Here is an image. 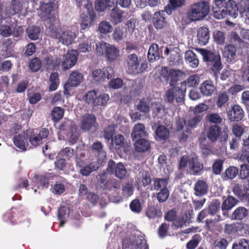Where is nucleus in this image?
Instances as JSON below:
<instances>
[{
    "mask_svg": "<svg viewBox=\"0 0 249 249\" xmlns=\"http://www.w3.org/2000/svg\"><path fill=\"white\" fill-rule=\"evenodd\" d=\"M208 186L203 180H198L194 186L195 194L196 196H203L207 193Z\"/></svg>",
    "mask_w": 249,
    "mask_h": 249,
    "instance_id": "38",
    "label": "nucleus"
},
{
    "mask_svg": "<svg viewBox=\"0 0 249 249\" xmlns=\"http://www.w3.org/2000/svg\"><path fill=\"white\" fill-rule=\"evenodd\" d=\"M127 31H124L123 28L117 27L115 28L112 34L113 39L116 41L123 40L126 37Z\"/></svg>",
    "mask_w": 249,
    "mask_h": 249,
    "instance_id": "47",
    "label": "nucleus"
},
{
    "mask_svg": "<svg viewBox=\"0 0 249 249\" xmlns=\"http://www.w3.org/2000/svg\"><path fill=\"white\" fill-rule=\"evenodd\" d=\"M153 180L154 190H160L162 188H167L168 180L166 179L156 178Z\"/></svg>",
    "mask_w": 249,
    "mask_h": 249,
    "instance_id": "53",
    "label": "nucleus"
},
{
    "mask_svg": "<svg viewBox=\"0 0 249 249\" xmlns=\"http://www.w3.org/2000/svg\"><path fill=\"white\" fill-rule=\"evenodd\" d=\"M93 43L91 40H87L79 45L78 50L80 53H87L91 51Z\"/></svg>",
    "mask_w": 249,
    "mask_h": 249,
    "instance_id": "59",
    "label": "nucleus"
},
{
    "mask_svg": "<svg viewBox=\"0 0 249 249\" xmlns=\"http://www.w3.org/2000/svg\"><path fill=\"white\" fill-rule=\"evenodd\" d=\"M147 58L150 62H153L160 59V54L158 45L154 43L151 45L148 51Z\"/></svg>",
    "mask_w": 249,
    "mask_h": 249,
    "instance_id": "29",
    "label": "nucleus"
},
{
    "mask_svg": "<svg viewBox=\"0 0 249 249\" xmlns=\"http://www.w3.org/2000/svg\"><path fill=\"white\" fill-rule=\"evenodd\" d=\"M229 100V96L226 91L219 92L217 96L216 105L219 108L224 107Z\"/></svg>",
    "mask_w": 249,
    "mask_h": 249,
    "instance_id": "46",
    "label": "nucleus"
},
{
    "mask_svg": "<svg viewBox=\"0 0 249 249\" xmlns=\"http://www.w3.org/2000/svg\"><path fill=\"white\" fill-rule=\"evenodd\" d=\"M114 74L113 69L111 67H104L102 69L93 70L91 76L93 81L96 82L104 81L106 79L111 78Z\"/></svg>",
    "mask_w": 249,
    "mask_h": 249,
    "instance_id": "9",
    "label": "nucleus"
},
{
    "mask_svg": "<svg viewBox=\"0 0 249 249\" xmlns=\"http://www.w3.org/2000/svg\"><path fill=\"white\" fill-rule=\"evenodd\" d=\"M210 38L209 30L208 28L201 27L197 32V40L201 46L206 45Z\"/></svg>",
    "mask_w": 249,
    "mask_h": 249,
    "instance_id": "21",
    "label": "nucleus"
},
{
    "mask_svg": "<svg viewBox=\"0 0 249 249\" xmlns=\"http://www.w3.org/2000/svg\"><path fill=\"white\" fill-rule=\"evenodd\" d=\"M27 140L26 132L15 136L13 139L14 144L21 150L26 149V145L28 143Z\"/></svg>",
    "mask_w": 249,
    "mask_h": 249,
    "instance_id": "28",
    "label": "nucleus"
},
{
    "mask_svg": "<svg viewBox=\"0 0 249 249\" xmlns=\"http://www.w3.org/2000/svg\"><path fill=\"white\" fill-rule=\"evenodd\" d=\"M119 53L120 51L117 47L109 44L105 55L107 60L113 61L119 56Z\"/></svg>",
    "mask_w": 249,
    "mask_h": 249,
    "instance_id": "35",
    "label": "nucleus"
},
{
    "mask_svg": "<svg viewBox=\"0 0 249 249\" xmlns=\"http://www.w3.org/2000/svg\"><path fill=\"white\" fill-rule=\"evenodd\" d=\"M232 192L239 198L248 201V197L246 187H243L241 185L236 184L233 187Z\"/></svg>",
    "mask_w": 249,
    "mask_h": 249,
    "instance_id": "32",
    "label": "nucleus"
},
{
    "mask_svg": "<svg viewBox=\"0 0 249 249\" xmlns=\"http://www.w3.org/2000/svg\"><path fill=\"white\" fill-rule=\"evenodd\" d=\"M124 11L118 7L114 8L110 14V20L114 25L122 23L124 19Z\"/></svg>",
    "mask_w": 249,
    "mask_h": 249,
    "instance_id": "20",
    "label": "nucleus"
},
{
    "mask_svg": "<svg viewBox=\"0 0 249 249\" xmlns=\"http://www.w3.org/2000/svg\"><path fill=\"white\" fill-rule=\"evenodd\" d=\"M86 2L87 3L83 6V12H82L80 15V26L82 30H85L90 27L96 18V14L92 8L91 2Z\"/></svg>",
    "mask_w": 249,
    "mask_h": 249,
    "instance_id": "6",
    "label": "nucleus"
},
{
    "mask_svg": "<svg viewBox=\"0 0 249 249\" xmlns=\"http://www.w3.org/2000/svg\"><path fill=\"white\" fill-rule=\"evenodd\" d=\"M151 175L148 171L142 169L139 172L137 178L138 183L146 187L151 183Z\"/></svg>",
    "mask_w": 249,
    "mask_h": 249,
    "instance_id": "25",
    "label": "nucleus"
},
{
    "mask_svg": "<svg viewBox=\"0 0 249 249\" xmlns=\"http://www.w3.org/2000/svg\"><path fill=\"white\" fill-rule=\"evenodd\" d=\"M113 4L111 0H96L95 8L98 12H103L107 9L109 10Z\"/></svg>",
    "mask_w": 249,
    "mask_h": 249,
    "instance_id": "33",
    "label": "nucleus"
},
{
    "mask_svg": "<svg viewBox=\"0 0 249 249\" xmlns=\"http://www.w3.org/2000/svg\"><path fill=\"white\" fill-rule=\"evenodd\" d=\"M249 215L248 210L244 207L237 208L231 213L230 218L232 220L242 221Z\"/></svg>",
    "mask_w": 249,
    "mask_h": 249,
    "instance_id": "26",
    "label": "nucleus"
},
{
    "mask_svg": "<svg viewBox=\"0 0 249 249\" xmlns=\"http://www.w3.org/2000/svg\"><path fill=\"white\" fill-rule=\"evenodd\" d=\"M209 4L206 1H200L192 4L187 12L189 19L192 21L200 20L205 18L209 14Z\"/></svg>",
    "mask_w": 249,
    "mask_h": 249,
    "instance_id": "2",
    "label": "nucleus"
},
{
    "mask_svg": "<svg viewBox=\"0 0 249 249\" xmlns=\"http://www.w3.org/2000/svg\"><path fill=\"white\" fill-rule=\"evenodd\" d=\"M169 130L165 126L160 125L157 127L156 132V138L160 141H165L169 137Z\"/></svg>",
    "mask_w": 249,
    "mask_h": 249,
    "instance_id": "34",
    "label": "nucleus"
},
{
    "mask_svg": "<svg viewBox=\"0 0 249 249\" xmlns=\"http://www.w3.org/2000/svg\"><path fill=\"white\" fill-rule=\"evenodd\" d=\"M103 145L102 143L97 141L94 142L91 146V150L98 156L101 155L102 157L106 156V152L103 151Z\"/></svg>",
    "mask_w": 249,
    "mask_h": 249,
    "instance_id": "56",
    "label": "nucleus"
},
{
    "mask_svg": "<svg viewBox=\"0 0 249 249\" xmlns=\"http://www.w3.org/2000/svg\"><path fill=\"white\" fill-rule=\"evenodd\" d=\"M27 33L30 39L36 40L39 36L40 29L39 27L34 26H31L27 28Z\"/></svg>",
    "mask_w": 249,
    "mask_h": 249,
    "instance_id": "57",
    "label": "nucleus"
},
{
    "mask_svg": "<svg viewBox=\"0 0 249 249\" xmlns=\"http://www.w3.org/2000/svg\"><path fill=\"white\" fill-rule=\"evenodd\" d=\"M134 146L135 150L138 153H144L149 151L151 148V144L149 141L143 139H139L135 140Z\"/></svg>",
    "mask_w": 249,
    "mask_h": 249,
    "instance_id": "23",
    "label": "nucleus"
},
{
    "mask_svg": "<svg viewBox=\"0 0 249 249\" xmlns=\"http://www.w3.org/2000/svg\"><path fill=\"white\" fill-rule=\"evenodd\" d=\"M185 59L192 68H196L198 65L199 61L197 55L192 51L188 50L185 53Z\"/></svg>",
    "mask_w": 249,
    "mask_h": 249,
    "instance_id": "39",
    "label": "nucleus"
},
{
    "mask_svg": "<svg viewBox=\"0 0 249 249\" xmlns=\"http://www.w3.org/2000/svg\"><path fill=\"white\" fill-rule=\"evenodd\" d=\"M228 118L231 122H237L244 117V111L239 105H234L227 111Z\"/></svg>",
    "mask_w": 249,
    "mask_h": 249,
    "instance_id": "14",
    "label": "nucleus"
},
{
    "mask_svg": "<svg viewBox=\"0 0 249 249\" xmlns=\"http://www.w3.org/2000/svg\"><path fill=\"white\" fill-rule=\"evenodd\" d=\"M96 117L92 114H86L82 116L80 123L81 129L85 131H89L95 127Z\"/></svg>",
    "mask_w": 249,
    "mask_h": 249,
    "instance_id": "13",
    "label": "nucleus"
},
{
    "mask_svg": "<svg viewBox=\"0 0 249 249\" xmlns=\"http://www.w3.org/2000/svg\"><path fill=\"white\" fill-rule=\"evenodd\" d=\"M204 171L203 164L196 156L190 158L189 165L188 166L187 173L191 175L199 176Z\"/></svg>",
    "mask_w": 249,
    "mask_h": 249,
    "instance_id": "11",
    "label": "nucleus"
},
{
    "mask_svg": "<svg viewBox=\"0 0 249 249\" xmlns=\"http://www.w3.org/2000/svg\"><path fill=\"white\" fill-rule=\"evenodd\" d=\"M237 235L243 236L249 235V224L243 222H238Z\"/></svg>",
    "mask_w": 249,
    "mask_h": 249,
    "instance_id": "54",
    "label": "nucleus"
},
{
    "mask_svg": "<svg viewBox=\"0 0 249 249\" xmlns=\"http://www.w3.org/2000/svg\"><path fill=\"white\" fill-rule=\"evenodd\" d=\"M111 144L115 146L116 149L125 147V142L124 137L121 134L115 135L111 140Z\"/></svg>",
    "mask_w": 249,
    "mask_h": 249,
    "instance_id": "45",
    "label": "nucleus"
},
{
    "mask_svg": "<svg viewBox=\"0 0 249 249\" xmlns=\"http://www.w3.org/2000/svg\"><path fill=\"white\" fill-rule=\"evenodd\" d=\"M83 78L82 73L78 71H73L71 73L68 82L71 87H76L82 82Z\"/></svg>",
    "mask_w": 249,
    "mask_h": 249,
    "instance_id": "37",
    "label": "nucleus"
},
{
    "mask_svg": "<svg viewBox=\"0 0 249 249\" xmlns=\"http://www.w3.org/2000/svg\"><path fill=\"white\" fill-rule=\"evenodd\" d=\"M208 65L210 66V69L213 72L215 78L216 80L218 78V75L223 68L220 55L216 58L214 60L212 61Z\"/></svg>",
    "mask_w": 249,
    "mask_h": 249,
    "instance_id": "30",
    "label": "nucleus"
},
{
    "mask_svg": "<svg viewBox=\"0 0 249 249\" xmlns=\"http://www.w3.org/2000/svg\"><path fill=\"white\" fill-rule=\"evenodd\" d=\"M131 136L133 141L142 138H146L148 136V133L145 130L144 125L141 123L136 124L133 128Z\"/></svg>",
    "mask_w": 249,
    "mask_h": 249,
    "instance_id": "17",
    "label": "nucleus"
},
{
    "mask_svg": "<svg viewBox=\"0 0 249 249\" xmlns=\"http://www.w3.org/2000/svg\"><path fill=\"white\" fill-rule=\"evenodd\" d=\"M39 7L44 17L47 18H52L51 13L54 9L53 7V6L48 3L41 2Z\"/></svg>",
    "mask_w": 249,
    "mask_h": 249,
    "instance_id": "44",
    "label": "nucleus"
},
{
    "mask_svg": "<svg viewBox=\"0 0 249 249\" xmlns=\"http://www.w3.org/2000/svg\"><path fill=\"white\" fill-rule=\"evenodd\" d=\"M80 159H76V162L77 164L81 168L79 173L83 176H88L93 171L98 169L99 166V164L97 162H91L89 164L82 166L79 160Z\"/></svg>",
    "mask_w": 249,
    "mask_h": 249,
    "instance_id": "19",
    "label": "nucleus"
},
{
    "mask_svg": "<svg viewBox=\"0 0 249 249\" xmlns=\"http://www.w3.org/2000/svg\"><path fill=\"white\" fill-rule=\"evenodd\" d=\"M199 82V77L196 75H191L185 81L181 83L179 88L176 89L170 88L165 92L164 97L165 102L172 104L176 99L177 102L183 101L187 87H196Z\"/></svg>",
    "mask_w": 249,
    "mask_h": 249,
    "instance_id": "1",
    "label": "nucleus"
},
{
    "mask_svg": "<svg viewBox=\"0 0 249 249\" xmlns=\"http://www.w3.org/2000/svg\"><path fill=\"white\" fill-rule=\"evenodd\" d=\"M183 63L182 58L180 54L176 51L172 50L168 58V63L170 66L177 67Z\"/></svg>",
    "mask_w": 249,
    "mask_h": 249,
    "instance_id": "31",
    "label": "nucleus"
},
{
    "mask_svg": "<svg viewBox=\"0 0 249 249\" xmlns=\"http://www.w3.org/2000/svg\"><path fill=\"white\" fill-rule=\"evenodd\" d=\"M64 114V109L61 107H55L51 112L52 119L54 122H57L62 118Z\"/></svg>",
    "mask_w": 249,
    "mask_h": 249,
    "instance_id": "51",
    "label": "nucleus"
},
{
    "mask_svg": "<svg viewBox=\"0 0 249 249\" xmlns=\"http://www.w3.org/2000/svg\"><path fill=\"white\" fill-rule=\"evenodd\" d=\"M238 222L231 224H226L224 226V233L227 235L237 234Z\"/></svg>",
    "mask_w": 249,
    "mask_h": 249,
    "instance_id": "52",
    "label": "nucleus"
},
{
    "mask_svg": "<svg viewBox=\"0 0 249 249\" xmlns=\"http://www.w3.org/2000/svg\"><path fill=\"white\" fill-rule=\"evenodd\" d=\"M160 77L163 80L168 82L170 81L169 84L171 88L176 89L180 86L177 87V83L184 76V73L180 70L175 69L168 70L167 67H162L160 71Z\"/></svg>",
    "mask_w": 249,
    "mask_h": 249,
    "instance_id": "4",
    "label": "nucleus"
},
{
    "mask_svg": "<svg viewBox=\"0 0 249 249\" xmlns=\"http://www.w3.org/2000/svg\"><path fill=\"white\" fill-rule=\"evenodd\" d=\"M68 208L64 206H61L57 210V216L59 220L60 221L59 226H63L65 223L64 219L66 217L67 214Z\"/></svg>",
    "mask_w": 249,
    "mask_h": 249,
    "instance_id": "55",
    "label": "nucleus"
},
{
    "mask_svg": "<svg viewBox=\"0 0 249 249\" xmlns=\"http://www.w3.org/2000/svg\"><path fill=\"white\" fill-rule=\"evenodd\" d=\"M152 23L154 27L158 30L163 29H171L169 28L170 23L168 22L164 11L160 10L156 12L152 16Z\"/></svg>",
    "mask_w": 249,
    "mask_h": 249,
    "instance_id": "8",
    "label": "nucleus"
},
{
    "mask_svg": "<svg viewBox=\"0 0 249 249\" xmlns=\"http://www.w3.org/2000/svg\"><path fill=\"white\" fill-rule=\"evenodd\" d=\"M206 119L210 123L214 124H220L222 123L223 119L218 113H210L206 116Z\"/></svg>",
    "mask_w": 249,
    "mask_h": 249,
    "instance_id": "58",
    "label": "nucleus"
},
{
    "mask_svg": "<svg viewBox=\"0 0 249 249\" xmlns=\"http://www.w3.org/2000/svg\"><path fill=\"white\" fill-rule=\"evenodd\" d=\"M21 215L19 210L12 208L4 214L2 220L5 223L14 225L19 221V218Z\"/></svg>",
    "mask_w": 249,
    "mask_h": 249,
    "instance_id": "15",
    "label": "nucleus"
},
{
    "mask_svg": "<svg viewBox=\"0 0 249 249\" xmlns=\"http://www.w3.org/2000/svg\"><path fill=\"white\" fill-rule=\"evenodd\" d=\"M137 107L142 112H148L150 110V100L148 98H142L139 101Z\"/></svg>",
    "mask_w": 249,
    "mask_h": 249,
    "instance_id": "49",
    "label": "nucleus"
},
{
    "mask_svg": "<svg viewBox=\"0 0 249 249\" xmlns=\"http://www.w3.org/2000/svg\"><path fill=\"white\" fill-rule=\"evenodd\" d=\"M240 177L242 179H247L249 181V165L244 164L240 166Z\"/></svg>",
    "mask_w": 249,
    "mask_h": 249,
    "instance_id": "64",
    "label": "nucleus"
},
{
    "mask_svg": "<svg viewBox=\"0 0 249 249\" xmlns=\"http://www.w3.org/2000/svg\"><path fill=\"white\" fill-rule=\"evenodd\" d=\"M73 33L69 31H62L58 40L64 45H68L72 43Z\"/></svg>",
    "mask_w": 249,
    "mask_h": 249,
    "instance_id": "42",
    "label": "nucleus"
},
{
    "mask_svg": "<svg viewBox=\"0 0 249 249\" xmlns=\"http://www.w3.org/2000/svg\"><path fill=\"white\" fill-rule=\"evenodd\" d=\"M49 81L51 83L49 85V90L52 91L55 90L59 84L58 73L57 72L52 73L49 78Z\"/></svg>",
    "mask_w": 249,
    "mask_h": 249,
    "instance_id": "50",
    "label": "nucleus"
},
{
    "mask_svg": "<svg viewBox=\"0 0 249 249\" xmlns=\"http://www.w3.org/2000/svg\"><path fill=\"white\" fill-rule=\"evenodd\" d=\"M220 202L218 199H215L211 202L208 207V211L210 215L215 214L219 210Z\"/></svg>",
    "mask_w": 249,
    "mask_h": 249,
    "instance_id": "61",
    "label": "nucleus"
},
{
    "mask_svg": "<svg viewBox=\"0 0 249 249\" xmlns=\"http://www.w3.org/2000/svg\"><path fill=\"white\" fill-rule=\"evenodd\" d=\"M232 249H249V240L241 239L237 243L233 244Z\"/></svg>",
    "mask_w": 249,
    "mask_h": 249,
    "instance_id": "62",
    "label": "nucleus"
},
{
    "mask_svg": "<svg viewBox=\"0 0 249 249\" xmlns=\"http://www.w3.org/2000/svg\"><path fill=\"white\" fill-rule=\"evenodd\" d=\"M107 170L110 174H114L116 177L122 179L126 176V170L123 163L120 162L117 164L112 160H110L107 163Z\"/></svg>",
    "mask_w": 249,
    "mask_h": 249,
    "instance_id": "10",
    "label": "nucleus"
},
{
    "mask_svg": "<svg viewBox=\"0 0 249 249\" xmlns=\"http://www.w3.org/2000/svg\"><path fill=\"white\" fill-rule=\"evenodd\" d=\"M221 133V127L217 124L210 125L207 131V137L212 142H216Z\"/></svg>",
    "mask_w": 249,
    "mask_h": 249,
    "instance_id": "22",
    "label": "nucleus"
},
{
    "mask_svg": "<svg viewBox=\"0 0 249 249\" xmlns=\"http://www.w3.org/2000/svg\"><path fill=\"white\" fill-rule=\"evenodd\" d=\"M49 134L48 128L29 129L26 131V135L30 143L37 147L42 143L43 141L46 139Z\"/></svg>",
    "mask_w": 249,
    "mask_h": 249,
    "instance_id": "5",
    "label": "nucleus"
},
{
    "mask_svg": "<svg viewBox=\"0 0 249 249\" xmlns=\"http://www.w3.org/2000/svg\"><path fill=\"white\" fill-rule=\"evenodd\" d=\"M122 249H148L146 240L141 235H133L123 240Z\"/></svg>",
    "mask_w": 249,
    "mask_h": 249,
    "instance_id": "7",
    "label": "nucleus"
},
{
    "mask_svg": "<svg viewBox=\"0 0 249 249\" xmlns=\"http://www.w3.org/2000/svg\"><path fill=\"white\" fill-rule=\"evenodd\" d=\"M125 62L127 71L131 74H136L143 72L147 68L145 62H141L137 55L132 53L127 56Z\"/></svg>",
    "mask_w": 249,
    "mask_h": 249,
    "instance_id": "3",
    "label": "nucleus"
},
{
    "mask_svg": "<svg viewBox=\"0 0 249 249\" xmlns=\"http://www.w3.org/2000/svg\"><path fill=\"white\" fill-rule=\"evenodd\" d=\"M239 173L238 168L234 166H230L223 173L221 177L224 180L232 179L235 178Z\"/></svg>",
    "mask_w": 249,
    "mask_h": 249,
    "instance_id": "36",
    "label": "nucleus"
},
{
    "mask_svg": "<svg viewBox=\"0 0 249 249\" xmlns=\"http://www.w3.org/2000/svg\"><path fill=\"white\" fill-rule=\"evenodd\" d=\"M212 10L213 17L218 19L223 18L227 15L224 6L221 7L213 5Z\"/></svg>",
    "mask_w": 249,
    "mask_h": 249,
    "instance_id": "48",
    "label": "nucleus"
},
{
    "mask_svg": "<svg viewBox=\"0 0 249 249\" xmlns=\"http://www.w3.org/2000/svg\"><path fill=\"white\" fill-rule=\"evenodd\" d=\"M186 124L185 120L180 118L177 119L176 122V131L178 132H181L178 136L179 141L180 142H186L191 133V130L186 126Z\"/></svg>",
    "mask_w": 249,
    "mask_h": 249,
    "instance_id": "12",
    "label": "nucleus"
},
{
    "mask_svg": "<svg viewBox=\"0 0 249 249\" xmlns=\"http://www.w3.org/2000/svg\"><path fill=\"white\" fill-rule=\"evenodd\" d=\"M199 52L203 57L204 61L206 62L208 65L220 55L205 49H200Z\"/></svg>",
    "mask_w": 249,
    "mask_h": 249,
    "instance_id": "41",
    "label": "nucleus"
},
{
    "mask_svg": "<svg viewBox=\"0 0 249 249\" xmlns=\"http://www.w3.org/2000/svg\"><path fill=\"white\" fill-rule=\"evenodd\" d=\"M201 237L199 234H196L186 245L187 249H195L200 242Z\"/></svg>",
    "mask_w": 249,
    "mask_h": 249,
    "instance_id": "63",
    "label": "nucleus"
},
{
    "mask_svg": "<svg viewBox=\"0 0 249 249\" xmlns=\"http://www.w3.org/2000/svg\"><path fill=\"white\" fill-rule=\"evenodd\" d=\"M199 90L203 96L209 97L212 96L215 92L216 88L212 80H206L200 85Z\"/></svg>",
    "mask_w": 249,
    "mask_h": 249,
    "instance_id": "16",
    "label": "nucleus"
},
{
    "mask_svg": "<svg viewBox=\"0 0 249 249\" xmlns=\"http://www.w3.org/2000/svg\"><path fill=\"white\" fill-rule=\"evenodd\" d=\"M145 215L150 219H154L156 217H161L162 213L160 209L157 208L152 205H148L145 210Z\"/></svg>",
    "mask_w": 249,
    "mask_h": 249,
    "instance_id": "40",
    "label": "nucleus"
},
{
    "mask_svg": "<svg viewBox=\"0 0 249 249\" xmlns=\"http://www.w3.org/2000/svg\"><path fill=\"white\" fill-rule=\"evenodd\" d=\"M236 53L235 47L231 44H228L224 48L223 56L228 62H231L235 59Z\"/></svg>",
    "mask_w": 249,
    "mask_h": 249,
    "instance_id": "27",
    "label": "nucleus"
},
{
    "mask_svg": "<svg viewBox=\"0 0 249 249\" xmlns=\"http://www.w3.org/2000/svg\"><path fill=\"white\" fill-rule=\"evenodd\" d=\"M238 202V200L234 197L229 196L223 202L221 209L223 211H228L232 208Z\"/></svg>",
    "mask_w": 249,
    "mask_h": 249,
    "instance_id": "43",
    "label": "nucleus"
},
{
    "mask_svg": "<svg viewBox=\"0 0 249 249\" xmlns=\"http://www.w3.org/2000/svg\"><path fill=\"white\" fill-rule=\"evenodd\" d=\"M77 60V55L75 53H68L63 56L61 62V67L63 71H66L73 67Z\"/></svg>",
    "mask_w": 249,
    "mask_h": 249,
    "instance_id": "18",
    "label": "nucleus"
},
{
    "mask_svg": "<svg viewBox=\"0 0 249 249\" xmlns=\"http://www.w3.org/2000/svg\"><path fill=\"white\" fill-rule=\"evenodd\" d=\"M225 11L227 15L235 18L238 14V7L236 2L234 0H228L225 3Z\"/></svg>",
    "mask_w": 249,
    "mask_h": 249,
    "instance_id": "24",
    "label": "nucleus"
},
{
    "mask_svg": "<svg viewBox=\"0 0 249 249\" xmlns=\"http://www.w3.org/2000/svg\"><path fill=\"white\" fill-rule=\"evenodd\" d=\"M213 37L215 42L218 45H223L225 42L224 33L221 31H215L213 34Z\"/></svg>",
    "mask_w": 249,
    "mask_h": 249,
    "instance_id": "60",
    "label": "nucleus"
}]
</instances>
